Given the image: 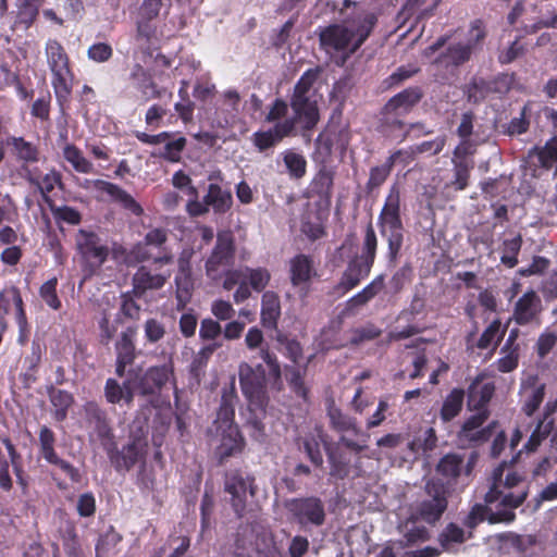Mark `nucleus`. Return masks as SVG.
Returning <instances> with one entry per match:
<instances>
[{
	"label": "nucleus",
	"instance_id": "nucleus-22",
	"mask_svg": "<svg viewBox=\"0 0 557 557\" xmlns=\"http://www.w3.org/2000/svg\"><path fill=\"white\" fill-rule=\"evenodd\" d=\"M294 132V122L292 120H283V122L275 123L273 127L267 131L253 133L252 143L260 152H263L275 147L285 137L293 135Z\"/></svg>",
	"mask_w": 557,
	"mask_h": 557
},
{
	"label": "nucleus",
	"instance_id": "nucleus-40",
	"mask_svg": "<svg viewBox=\"0 0 557 557\" xmlns=\"http://www.w3.org/2000/svg\"><path fill=\"white\" fill-rule=\"evenodd\" d=\"M299 449H304V453H321V449L324 453H333L331 447L324 440V435L321 429H314L312 432L307 433L304 436H300L297 441Z\"/></svg>",
	"mask_w": 557,
	"mask_h": 557
},
{
	"label": "nucleus",
	"instance_id": "nucleus-3",
	"mask_svg": "<svg viewBox=\"0 0 557 557\" xmlns=\"http://www.w3.org/2000/svg\"><path fill=\"white\" fill-rule=\"evenodd\" d=\"M45 53L48 67L51 71V85L57 102L61 109H64L71 100L74 82L70 57L57 39L47 40Z\"/></svg>",
	"mask_w": 557,
	"mask_h": 557
},
{
	"label": "nucleus",
	"instance_id": "nucleus-8",
	"mask_svg": "<svg viewBox=\"0 0 557 557\" xmlns=\"http://www.w3.org/2000/svg\"><path fill=\"white\" fill-rule=\"evenodd\" d=\"M235 251L233 233L231 231L219 232L215 245L205 263L207 276L212 281L221 280L224 270L234 264Z\"/></svg>",
	"mask_w": 557,
	"mask_h": 557
},
{
	"label": "nucleus",
	"instance_id": "nucleus-19",
	"mask_svg": "<svg viewBox=\"0 0 557 557\" xmlns=\"http://www.w3.org/2000/svg\"><path fill=\"white\" fill-rule=\"evenodd\" d=\"M171 277L169 270L152 272L150 267L140 265L132 277V293L141 298L148 290L161 289Z\"/></svg>",
	"mask_w": 557,
	"mask_h": 557
},
{
	"label": "nucleus",
	"instance_id": "nucleus-45",
	"mask_svg": "<svg viewBox=\"0 0 557 557\" xmlns=\"http://www.w3.org/2000/svg\"><path fill=\"white\" fill-rule=\"evenodd\" d=\"M377 237L371 222L368 223L362 240L361 253L355 258L368 262L373 267L377 251Z\"/></svg>",
	"mask_w": 557,
	"mask_h": 557
},
{
	"label": "nucleus",
	"instance_id": "nucleus-50",
	"mask_svg": "<svg viewBox=\"0 0 557 557\" xmlns=\"http://www.w3.org/2000/svg\"><path fill=\"white\" fill-rule=\"evenodd\" d=\"M49 396L50 401L54 407V418L58 421L64 420L66 418L69 408L74 401L72 394L66 391L52 388Z\"/></svg>",
	"mask_w": 557,
	"mask_h": 557
},
{
	"label": "nucleus",
	"instance_id": "nucleus-27",
	"mask_svg": "<svg viewBox=\"0 0 557 557\" xmlns=\"http://www.w3.org/2000/svg\"><path fill=\"white\" fill-rule=\"evenodd\" d=\"M447 505L445 491H436L431 499L423 500L420 504L418 515L423 521L434 524L441 519L447 509Z\"/></svg>",
	"mask_w": 557,
	"mask_h": 557
},
{
	"label": "nucleus",
	"instance_id": "nucleus-34",
	"mask_svg": "<svg viewBox=\"0 0 557 557\" xmlns=\"http://www.w3.org/2000/svg\"><path fill=\"white\" fill-rule=\"evenodd\" d=\"M221 440L216 453H242L245 447L244 437L238 426L216 428Z\"/></svg>",
	"mask_w": 557,
	"mask_h": 557
},
{
	"label": "nucleus",
	"instance_id": "nucleus-35",
	"mask_svg": "<svg viewBox=\"0 0 557 557\" xmlns=\"http://www.w3.org/2000/svg\"><path fill=\"white\" fill-rule=\"evenodd\" d=\"M523 239L521 234H516L511 238H504L499 244L498 251L500 253V263L508 268L513 269L518 262V256L521 251Z\"/></svg>",
	"mask_w": 557,
	"mask_h": 557
},
{
	"label": "nucleus",
	"instance_id": "nucleus-48",
	"mask_svg": "<svg viewBox=\"0 0 557 557\" xmlns=\"http://www.w3.org/2000/svg\"><path fill=\"white\" fill-rule=\"evenodd\" d=\"M454 180L450 186L455 190H465L469 186V180L472 169L474 168L473 161H458L451 160Z\"/></svg>",
	"mask_w": 557,
	"mask_h": 557
},
{
	"label": "nucleus",
	"instance_id": "nucleus-14",
	"mask_svg": "<svg viewBox=\"0 0 557 557\" xmlns=\"http://www.w3.org/2000/svg\"><path fill=\"white\" fill-rule=\"evenodd\" d=\"M335 176V165L322 164L317 166V171L308 187V194L312 198H318L320 206L326 208L331 206Z\"/></svg>",
	"mask_w": 557,
	"mask_h": 557
},
{
	"label": "nucleus",
	"instance_id": "nucleus-43",
	"mask_svg": "<svg viewBox=\"0 0 557 557\" xmlns=\"http://www.w3.org/2000/svg\"><path fill=\"white\" fill-rule=\"evenodd\" d=\"M282 156L290 178L301 180L305 177L307 174V160L301 153L293 149H287Z\"/></svg>",
	"mask_w": 557,
	"mask_h": 557
},
{
	"label": "nucleus",
	"instance_id": "nucleus-46",
	"mask_svg": "<svg viewBox=\"0 0 557 557\" xmlns=\"http://www.w3.org/2000/svg\"><path fill=\"white\" fill-rule=\"evenodd\" d=\"M321 73L322 69L320 66L306 70L295 84L292 96L315 95L313 85L319 79Z\"/></svg>",
	"mask_w": 557,
	"mask_h": 557
},
{
	"label": "nucleus",
	"instance_id": "nucleus-2",
	"mask_svg": "<svg viewBox=\"0 0 557 557\" xmlns=\"http://www.w3.org/2000/svg\"><path fill=\"white\" fill-rule=\"evenodd\" d=\"M400 186L394 183L385 197L384 205L377 216V226L381 235L387 242V259L395 264L404 244V224L401 220Z\"/></svg>",
	"mask_w": 557,
	"mask_h": 557
},
{
	"label": "nucleus",
	"instance_id": "nucleus-18",
	"mask_svg": "<svg viewBox=\"0 0 557 557\" xmlns=\"http://www.w3.org/2000/svg\"><path fill=\"white\" fill-rule=\"evenodd\" d=\"M253 481V478H244L238 471L226 475L225 492L232 496V507L238 517L243 516L246 508L247 491L251 496L256 494Z\"/></svg>",
	"mask_w": 557,
	"mask_h": 557
},
{
	"label": "nucleus",
	"instance_id": "nucleus-26",
	"mask_svg": "<svg viewBox=\"0 0 557 557\" xmlns=\"http://www.w3.org/2000/svg\"><path fill=\"white\" fill-rule=\"evenodd\" d=\"M281 318V301L275 292L267 290L261 298L260 321L264 329L274 331L277 329Z\"/></svg>",
	"mask_w": 557,
	"mask_h": 557
},
{
	"label": "nucleus",
	"instance_id": "nucleus-11",
	"mask_svg": "<svg viewBox=\"0 0 557 557\" xmlns=\"http://www.w3.org/2000/svg\"><path fill=\"white\" fill-rule=\"evenodd\" d=\"M285 507L301 527H321L325 522L324 505L318 497L293 498L286 502Z\"/></svg>",
	"mask_w": 557,
	"mask_h": 557
},
{
	"label": "nucleus",
	"instance_id": "nucleus-7",
	"mask_svg": "<svg viewBox=\"0 0 557 557\" xmlns=\"http://www.w3.org/2000/svg\"><path fill=\"white\" fill-rule=\"evenodd\" d=\"M238 377L240 389L248 400L249 407H255L264 412L269 401L268 379L264 367L262 364L252 367L247 362H243L239 364Z\"/></svg>",
	"mask_w": 557,
	"mask_h": 557
},
{
	"label": "nucleus",
	"instance_id": "nucleus-56",
	"mask_svg": "<svg viewBox=\"0 0 557 557\" xmlns=\"http://www.w3.org/2000/svg\"><path fill=\"white\" fill-rule=\"evenodd\" d=\"M260 357L269 367V379L273 381V388H275L276 391H281L282 371L276 355L270 351V349L267 347L261 349Z\"/></svg>",
	"mask_w": 557,
	"mask_h": 557
},
{
	"label": "nucleus",
	"instance_id": "nucleus-25",
	"mask_svg": "<svg viewBox=\"0 0 557 557\" xmlns=\"http://www.w3.org/2000/svg\"><path fill=\"white\" fill-rule=\"evenodd\" d=\"M129 81L133 83L146 101L159 99L165 91L164 88H158L151 73L140 63H135L129 72Z\"/></svg>",
	"mask_w": 557,
	"mask_h": 557
},
{
	"label": "nucleus",
	"instance_id": "nucleus-12",
	"mask_svg": "<svg viewBox=\"0 0 557 557\" xmlns=\"http://www.w3.org/2000/svg\"><path fill=\"white\" fill-rule=\"evenodd\" d=\"M289 106L293 110L294 129L296 124L301 125L302 131H312L320 121V112L315 95L290 96Z\"/></svg>",
	"mask_w": 557,
	"mask_h": 557
},
{
	"label": "nucleus",
	"instance_id": "nucleus-6",
	"mask_svg": "<svg viewBox=\"0 0 557 557\" xmlns=\"http://www.w3.org/2000/svg\"><path fill=\"white\" fill-rule=\"evenodd\" d=\"M75 247L79 256V262L86 276L97 274L107 262L110 249L100 236L84 228H79L75 235Z\"/></svg>",
	"mask_w": 557,
	"mask_h": 557
},
{
	"label": "nucleus",
	"instance_id": "nucleus-64",
	"mask_svg": "<svg viewBox=\"0 0 557 557\" xmlns=\"http://www.w3.org/2000/svg\"><path fill=\"white\" fill-rule=\"evenodd\" d=\"M540 166L550 169L557 162V137L552 138L537 151Z\"/></svg>",
	"mask_w": 557,
	"mask_h": 557
},
{
	"label": "nucleus",
	"instance_id": "nucleus-42",
	"mask_svg": "<svg viewBox=\"0 0 557 557\" xmlns=\"http://www.w3.org/2000/svg\"><path fill=\"white\" fill-rule=\"evenodd\" d=\"M175 298L176 308L178 310L185 309L193 297L194 278L193 274H176L175 275Z\"/></svg>",
	"mask_w": 557,
	"mask_h": 557
},
{
	"label": "nucleus",
	"instance_id": "nucleus-9",
	"mask_svg": "<svg viewBox=\"0 0 557 557\" xmlns=\"http://www.w3.org/2000/svg\"><path fill=\"white\" fill-rule=\"evenodd\" d=\"M128 372L134 375L133 379L136 381L141 396L158 395L170 380H174L172 362L152 366L146 370L141 367L131 368Z\"/></svg>",
	"mask_w": 557,
	"mask_h": 557
},
{
	"label": "nucleus",
	"instance_id": "nucleus-47",
	"mask_svg": "<svg viewBox=\"0 0 557 557\" xmlns=\"http://www.w3.org/2000/svg\"><path fill=\"white\" fill-rule=\"evenodd\" d=\"M446 145L445 136H437L432 140H424L418 145L408 147V159L413 161L419 154L436 156Z\"/></svg>",
	"mask_w": 557,
	"mask_h": 557
},
{
	"label": "nucleus",
	"instance_id": "nucleus-58",
	"mask_svg": "<svg viewBox=\"0 0 557 557\" xmlns=\"http://www.w3.org/2000/svg\"><path fill=\"white\" fill-rule=\"evenodd\" d=\"M468 537L462 528L449 522L438 536L441 546L447 550L451 544H462Z\"/></svg>",
	"mask_w": 557,
	"mask_h": 557
},
{
	"label": "nucleus",
	"instance_id": "nucleus-63",
	"mask_svg": "<svg viewBox=\"0 0 557 557\" xmlns=\"http://www.w3.org/2000/svg\"><path fill=\"white\" fill-rule=\"evenodd\" d=\"M54 219L67 223L70 225H78L82 222L81 212L70 206L55 207L52 203L49 206Z\"/></svg>",
	"mask_w": 557,
	"mask_h": 557
},
{
	"label": "nucleus",
	"instance_id": "nucleus-31",
	"mask_svg": "<svg viewBox=\"0 0 557 557\" xmlns=\"http://www.w3.org/2000/svg\"><path fill=\"white\" fill-rule=\"evenodd\" d=\"M472 52L471 46L454 44L436 58L435 63L445 67H458L470 60Z\"/></svg>",
	"mask_w": 557,
	"mask_h": 557
},
{
	"label": "nucleus",
	"instance_id": "nucleus-10",
	"mask_svg": "<svg viewBox=\"0 0 557 557\" xmlns=\"http://www.w3.org/2000/svg\"><path fill=\"white\" fill-rule=\"evenodd\" d=\"M13 313L18 326V338L23 341L28 337L30 325L26 313V306L18 286L7 283L0 289V317L5 318Z\"/></svg>",
	"mask_w": 557,
	"mask_h": 557
},
{
	"label": "nucleus",
	"instance_id": "nucleus-39",
	"mask_svg": "<svg viewBox=\"0 0 557 557\" xmlns=\"http://www.w3.org/2000/svg\"><path fill=\"white\" fill-rule=\"evenodd\" d=\"M55 187L64 190L61 172L52 168L39 180V184L35 188L40 193L44 201L50 206L52 203L50 194Z\"/></svg>",
	"mask_w": 557,
	"mask_h": 557
},
{
	"label": "nucleus",
	"instance_id": "nucleus-51",
	"mask_svg": "<svg viewBox=\"0 0 557 557\" xmlns=\"http://www.w3.org/2000/svg\"><path fill=\"white\" fill-rule=\"evenodd\" d=\"M58 277L53 276L42 283L38 294L42 301L52 310L58 311L62 308L61 299L58 295Z\"/></svg>",
	"mask_w": 557,
	"mask_h": 557
},
{
	"label": "nucleus",
	"instance_id": "nucleus-24",
	"mask_svg": "<svg viewBox=\"0 0 557 557\" xmlns=\"http://www.w3.org/2000/svg\"><path fill=\"white\" fill-rule=\"evenodd\" d=\"M385 287V274L376 275L360 292L350 297L342 310V315L349 317L355 314L356 310L366 306L375 296H377Z\"/></svg>",
	"mask_w": 557,
	"mask_h": 557
},
{
	"label": "nucleus",
	"instance_id": "nucleus-20",
	"mask_svg": "<svg viewBox=\"0 0 557 557\" xmlns=\"http://www.w3.org/2000/svg\"><path fill=\"white\" fill-rule=\"evenodd\" d=\"M509 466L506 461L500 462L492 473V484L490 490L484 496L486 504H493L497 502L503 495V488L517 487L523 481V476L515 471H508L505 480H503L506 470H509Z\"/></svg>",
	"mask_w": 557,
	"mask_h": 557
},
{
	"label": "nucleus",
	"instance_id": "nucleus-17",
	"mask_svg": "<svg viewBox=\"0 0 557 557\" xmlns=\"http://www.w3.org/2000/svg\"><path fill=\"white\" fill-rule=\"evenodd\" d=\"M372 268L373 267L368 262L354 257L348 261L332 294L338 298L343 297L348 292L359 286V284L370 275Z\"/></svg>",
	"mask_w": 557,
	"mask_h": 557
},
{
	"label": "nucleus",
	"instance_id": "nucleus-33",
	"mask_svg": "<svg viewBox=\"0 0 557 557\" xmlns=\"http://www.w3.org/2000/svg\"><path fill=\"white\" fill-rule=\"evenodd\" d=\"M290 282L294 286H299L310 281L313 273L312 259L304 253L296 255L290 260Z\"/></svg>",
	"mask_w": 557,
	"mask_h": 557
},
{
	"label": "nucleus",
	"instance_id": "nucleus-59",
	"mask_svg": "<svg viewBox=\"0 0 557 557\" xmlns=\"http://www.w3.org/2000/svg\"><path fill=\"white\" fill-rule=\"evenodd\" d=\"M433 131L431 128H426L423 122H414V123H406V126L396 132L395 135H383L385 138L397 139L399 143L405 141L407 138H419L421 136H426L432 134Z\"/></svg>",
	"mask_w": 557,
	"mask_h": 557
},
{
	"label": "nucleus",
	"instance_id": "nucleus-49",
	"mask_svg": "<svg viewBox=\"0 0 557 557\" xmlns=\"http://www.w3.org/2000/svg\"><path fill=\"white\" fill-rule=\"evenodd\" d=\"M505 335V330H500V321L494 320L481 334L480 338L476 342V347L479 349H487L491 345H493L492 352L495 351L499 342L503 339Z\"/></svg>",
	"mask_w": 557,
	"mask_h": 557
},
{
	"label": "nucleus",
	"instance_id": "nucleus-55",
	"mask_svg": "<svg viewBox=\"0 0 557 557\" xmlns=\"http://www.w3.org/2000/svg\"><path fill=\"white\" fill-rule=\"evenodd\" d=\"M187 145V139L184 136H180L173 140L165 143L163 150L158 153L160 159H163L171 163H177L182 159V153Z\"/></svg>",
	"mask_w": 557,
	"mask_h": 557
},
{
	"label": "nucleus",
	"instance_id": "nucleus-62",
	"mask_svg": "<svg viewBox=\"0 0 557 557\" xmlns=\"http://www.w3.org/2000/svg\"><path fill=\"white\" fill-rule=\"evenodd\" d=\"M351 333L352 336L350 338V345L359 346L364 342L373 341L380 337L382 330L372 323H368L364 326L354 329Z\"/></svg>",
	"mask_w": 557,
	"mask_h": 557
},
{
	"label": "nucleus",
	"instance_id": "nucleus-37",
	"mask_svg": "<svg viewBox=\"0 0 557 557\" xmlns=\"http://www.w3.org/2000/svg\"><path fill=\"white\" fill-rule=\"evenodd\" d=\"M334 147V138L331 131H325L318 135L314 140V149L311 159L315 166L330 164Z\"/></svg>",
	"mask_w": 557,
	"mask_h": 557
},
{
	"label": "nucleus",
	"instance_id": "nucleus-30",
	"mask_svg": "<svg viewBox=\"0 0 557 557\" xmlns=\"http://www.w3.org/2000/svg\"><path fill=\"white\" fill-rule=\"evenodd\" d=\"M495 393L494 383L479 384L476 379L468 388V406L471 410H488L487 405Z\"/></svg>",
	"mask_w": 557,
	"mask_h": 557
},
{
	"label": "nucleus",
	"instance_id": "nucleus-23",
	"mask_svg": "<svg viewBox=\"0 0 557 557\" xmlns=\"http://www.w3.org/2000/svg\"><path fill=\"white\" fill-rule=\"evenodd\" d=\"M545 387L536 374H530L521 382L520 394L523 397L521 410L528 417L533 416L543 403Z\"/></svg>",
	"mask_w": 557,
	"mask_h": 557
},
{
	"label": "nucleus",
	"instance_id": "nucleus-13",
	"mask_svg": "<svg viewBox=\"0 0 557 557\" xmlns=\"http://www.w3.org/2000/svg\"><path fill=\"white\" fill-rule=\"evenodd\" d=\"M232 206L233 195L231 189L223 188L218 183H209L201 202L194 205L196 212H199V216L207 214L210 210L215 214H225Z\"/></svg>",
	"mask_w": 557,
	"mask_h": 557
},
{
	"label": "nucleus",
	"instance_id": "nucleus-15",
	"mask_svg": "<svg viewBox=\"0 0 557 557\" xmlns=\"http://www.w3.org/2000/svg\"><path fill=\"white\" fill-rule=\"evenodd\" d=\"M89 185L97 191L107 194L110 199L119 203L124 210L136 216L144 213V209L135 198L119 185L104 180H85L83 187L88 188Z\"/></svg>",
	"mask_w": 557,
	"mask_h": 557
},
{
	"label": "nucleus",
	"instance_id": "nucleus-53",
	"mask_svg": "<svg viewBox=\"0 0 557 557\" xmlns=\"http://www.w3.org/2000/svg\"><path fill=\"white\" fill-rule=\"evenodd\" d=\"M121 302L117 317H124L127 320L137 321L140 319L141 307L136 301L137 298L132 289L121 294Z\"/></svg>",
	"mask_w": 557,
	"mask_h": 557
},
{
	"label": "nucleus",
	"instance_id": "nucleus-32",
	"mask_svg": "<svg viewBox=\"0 0 557 557\" xmlns=\"http://www.w3.org/2000/svg\"><path fill=\"white\" fill-rule=\"evenodd\" d=\"M236 403H237V395H236L234 388L223 392L222 397H221L220 407L216 412V419L214 420L215 429L216 428L237 426L234 423Z\"/></svg>",
	"mask_w": 557,
	"mask_h": 557
},
{
	"label": "nucleus",
	"instance_id": "nucleus-60",
	"mask_svg": "<svg viewBox=\"0 0 557 557\" xmlns=\"http://www.w3.org/2000/svg\"><path fill=\"white\" fill-rule=\"evenodd\" d=\"M245 277L248 285L257 293H261L269 284L271 274L265 268H246Z\"/></svg>",
	"mask_w": 557,
	"mask_h": 557
},
{
	"label": "nucleus",
	"instance_id": "nucleus-1",
	"mask_svg": "<svg viewBox=\"0 0 557 557\" xmlns=\"http://www.w3.org/2000/svg\"><path fill=\"white\" fill-rule=\"evenodd\" d=\"M376 23L377 16L374 13L357 9L344 24H332L321 29L320 46L327 53L347 49L355 53L369 38Z\"/></svg>",
	"mask_w": 557,
	"mask_h": 557
},
{
	"label": "nucleus",
	"instance_id": "nucleus-21",
	"mask_svg": "<svg viewBox=\"0 0 557 557\" xmlns=\"http://www.w3.org/2000/svg\"><path fill=\"white\" fill-rule=\"evenodd\" d=\"M542 312V300L533 290L525 292L515 304L513 319L519 325H527L533 322H540Z\"/></svg>",
	"mask_w": 557,
	"mask_h": 557
},
{
	"label": "nucleus",
	"instance_id": "nucleus-36",
	"mask_svg": "<svg viewBox=\"0 0 557 557\" xmlns=\"http://www.w3.org/2000/svg\"><path fill=\"white\" fill-rule=\"evenodd\" d=\"M307 373V368H298L296 366H286L285 367V379L286 382L292 389V392L298 397L301 398L305 403L309 400V388L306 385L305 377Z\"/></svg>",
	"mask_w": 557,
	"mask_h": 557
},
{
	"label": "nucleus",
	"instance_id": "nucleus-54",
	"mask_svg": "<svg viewBox=\"0 0 557 557\" xmlns=\"http://www.w3.org/2000/svg\"><path fill=\"white\" fill-rule=\"evenodd\" d=\"M122 541V535L111 525L96 543L95 556L106 557Z\"/></svg>",
	"mask_w": 557,
	"mask_h": 557
},
{
	"label": "nucleus",
	"instance_id": "nucleus-57",
	"mask_svg": "<svg viewBox=\"0 0 557 557\" xmlns=\"http://www.w3.org/2000/svg\"><path fill=\"white\" fill-rule=\"evenodd\" d=\"M437 446V436L433 428L421 430L410 443L412 450H422L423 453L432 451Z\"/></svg>",
	"mask_w": 557,
	"mask_h": 557
},
{
	"label": "nucleus",
	"instance_id": "nucleus-28",
	"mask_svg": "<svg viewBox=\"0 0 557 557\" xmlns=\"http://www.w3.org/2000/svg\"><path fill=\"white\" fill-rule=\"evenodd\" d=\"M554 411L555 405L546 404L543 419L539 421L523 447L525 453H534L540 447L541 443L548 437L554 428V421L550 419V414Z\"/></svg>",
	"mask_w": 557,
	"mask_h": 557
},
{
	"label": "nucleus",
	"instance_id": "nucleus-29",
	"mask_svg": "<svg viewBox=\"0 0 557 557\" xmlns=\"http://www.w3.org/2000/svg\"><path fill=\"white\" fill-rule=\"evenodd\" d=\"M496 85V78L485 79L480 76H473L466 85L465 95L467 101L473 104L484 101L490 94L498 91Z\"/></svg>",
	"mask_w": 557,
	"mask_h": 557
},
{
	"label": "nucleus",
	"instance_id": "nucleus-5",
	"mask_svg": "<svg viewBox=\"0 0 557 557\" xmlns=\"http://www.w3.org/2000/svg\"><path fill=\"white\" fill-rule=\"evenodd\" d=\"M169 230L164 227H151L143 240L131 248L127 260L143 263L152 261L156 270L163 265H170L174 261V255L168 247Z\"/></svg>",
	"mask_w": 557,
	"mask_h": 557
},
{
	"label": "nucleus",
	"instance_id": "nucleus-41",
	"mask_svg": "<svg viewBox=\"0 0 557 557\" xmlns=\"http://www.w3.org/2000/svg\"><path fill=\"white\" fill-rule=\"evenodd\" d=\"M10 145L17 160L23 161L25 164L39 161L40 152L35 144L25 140L23 137H12Z\"/></svg>",
	"mask_w": 557,
	"mask_h": 557
},
{
	"label": "nucleus",
	"instance_id": "nucleus-44",
	"mask_svg": "<svg viewBox=\"0 0 557 557\" xmlns=\"http://www.w3.org/2000/svg\"><path fill=\"white\" fill-rule=\"evenodd\" d=\"M63 158L71 163L78 173L88 174L94 172V164L85 158L82 150L73 144H67L63 148Z\"/></svg>",
	"mask_w": 557,
	"mask_h": 557
},
{
	"label": "nucleus",
	"instance_id": "nucleus-16",
	"mask_svg": "<svg viewBox=\"0 0 557 557\" xmlns=\"http://www.w3.org/2000/svg\"><path fill=\"white\" fill-rule=\"evenodd\" d=\"M135 336L136 327L128 326L115 342V374L121 379L127 374V367L133 366L137 357Z\"/></svg>",
	"mask_w": 557,
	"mask_h": 557
},
{
	"label": "nucleus",
	"instance_id": "nucleus-61",
	"mask_svg": "<svg viewBox=\"0 0 557 557\" xmlns=\"http://www.w3.org/2000/svg\"><path fill=\"white\" fill-rule=\"evenodd\" d=\"M51 111V94L46 90L32 104L30 114L40 121H49Z\"/></svg>",
	"mask_w": 557,
	"mask_h": 557
},
{
	"label": "nucleus",
	"instance_id": "nucleus-52",
	"mask_svg": "<svg viewBox=\"0 0 557 557\" xmlns=\"http://www.w3.org/2000/svg\"><path fill=\"white\" fill-rule=\"evenodd\" d=\"M463 459L461 455H443L436 470L444 478L450 480L459 476L462 470Z\"/></svg>",
	"mask_w": 557,
	"mask_h": 557
},
{
	"label": "nucleus",
	"instance_id": "nucleus-4",
	"mask_svg": "<svg viewBox=\"0 0 557 557\" xmlns=\"http://www.w3.org/2000/svg\"><path fill=\"white\" fill-rule=\"evenodd\" d=\"M420 86H410L387 100L380 111L377 131L382 135H395L406 126L405 117L422 100Z\"/></svg>",
	"mask_w": 557,
	"mask_h": 557
},
{
	"label": "nucleus",
	"instance_id": "nucleus-38",
	"mask_svg": "<svg viewBox=\"0 0 557 557\" xmlns=\"http://www.w3.org/2000/svg\"><path fill=\"white\" fill-rule=\"evenodd\" d=\"M465 400V391L462 388H453L445 397L440 417L443 422H449L455 419L462 410Z\"/></svg>",
	"mask_w": 557,
	"mask_h": 557
}]
</instances>
